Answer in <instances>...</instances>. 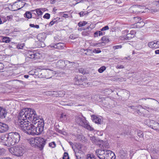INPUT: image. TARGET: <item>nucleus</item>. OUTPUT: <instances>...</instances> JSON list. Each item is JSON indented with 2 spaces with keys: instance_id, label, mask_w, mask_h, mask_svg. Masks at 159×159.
<instances>
[{
  "instance_id": "f257e3e1",
  "label": "nucleus",
  "mask_w": 159,
  "mask_h": 159,
  "mask_svg": "<svg viewBox=\"0 0 159 159\" xmlns=\"http://www.w3.org/2000/svg\"><path fill=\"white\" fill-rule=\"evenodd\" d=\"M20 121L24 120L25 121L29 120L34 122L38 120L39 117L36 113L35 110L31 108H25L22 109L20 112L18 116Z\"/></svg>"
},
{
  "instance_id": "f03ea898",
  "label": "nucleus",
  "mask_w": 159,
  "mask_h": 159,
  "mask_svg": "<svg viewBox=\"0 0 159 159\" xmlns=\"http://www.w3.org/2000/svg\"><path fill=\"white\" fill-rule=\"evenodd\" d=\"M18 123L22 130L29 134L35 135L34 125L29 121L18 120Z\"/></svg>"
},
{
  "instance_id": "7ed1b4c3",
  "label": "nucleus",
  "mask_w": 159,
  "mask_h": 159,
  "mask_svg": "<svg viewBox=\"0 0 159 159\" xmlns=\"http://www.w3.org/2000/svg\"><path fill=\"white\" fill-rule=\"evenodd\" d=\"M9 151L10 153L18 157L22 156L25 152V147L23 145H18L9 148Z\"/></svg>"
},
{
  "instance_id": "20e7f679",
  "label": "nucleus",
  "mask_w": 159,
  "mask_h": 159,
  "mask_svg": "<svg viewBox=\"0 0 159 159\" xmlns=\"http://www.w3.org/2000/svg\"><path fill=\"white\" fill-rule=\"evenodd\" d=\"M30 143L33 146L37 147L42 150L46 144V140L41 137H36L30 139Z\"/></svg>"
},
{
  "instance_id": "39448f33",
  "label": "nucleus",
  "mask_w": 159,
  "mask_h": 159,
  "mask_svg": "<svg viewBox=\"0 0 159 159\" xmlns=\"http://www.w3.org/2000/svg\"><path fill=\"white\" fill-rule=\"evenodd\" d=\"M8 145L13 146L19 142L20 139V134L17 132H11L8 134Z\"/></svg>"
},
{
  "instance_id": "423d86ee",
  "label": "nucleus",
  "mask_w": 159,
  "mask_h": 159,
  "mask_svg": "<svg viewBox=\"0 0 159 159\" xmlns=\"http://www.w3.org/2000/svg\"><path fill=\"white\" fill-rule=\"evenodd\" d=\"M34 128L35 135H38L41 134L43 131L44 127V122L43 120H37L34 122Z\"/></svg>"
},
{
  "instance_id": "0eeeda50",
  "label": "nucleus",
  "mask_w": 159,
  "mask_h": 159,
  "mask_svg": "<svg viewBox=\"0 0 159 159\" xmlns=\"http://www.w3.org/2000/svg\"><path fill=\"white\" fill-rule=\"evenodd\" d=\"M75 63L74 62H70L68 61H66V69L65 70H69L67 72L66 70V74H70L72 73L71 69L74 67L75 66Z\"/></svg>"
},
{
  "instance_id": "6e6552de",
  "label": "nucleus",
  "mask_w": 159,
  "mask_h": 159,
  "mask_svg": "<svg viewBox=\"0 0 159 159\" xmlns=\"http://www.w3.org/2000/svg\"><path fill=\"white\" fill-rule=\"evenodd\" d=\"M76 122L79 125L82 126L84 125L86 121L85 118L82 115H79L76 116L75 119Z\"/></svg>"
},
{
  "instance_id": "1a4fd4ad",
  "label": "nucleus",
  "mask_w": 159,
  "mask_h": 159,
  "mask_svg": "<svg viewBox=\"0 0 159 159\" xmlns=\"http://www.w3.org/2000/svg\"><path fill=\"white\" fill-rule=\"evenodd\" d=\"M136 34V32L134 30H132L130 31L129 33L127 34L126 35L122 37V40H128L131 39L134 37Z\"/></svg>"
},
{
  "instance_id": "9d476101",
  "label": "nucleus",
  "mask_w": 159,
  "mask_h": 159,
  "mask_svg": "<svg viewBox=\"0 0 159 159\" xmlns=\"http://www.w3.org/2000/svg\"><path fill=\"white\" fill-rule=\"evenodd\" d=\"M91 118L93 121L96 124H100L102 123L103 121L101 116L93 115L91 116Z\"/></svg>"
},
{
  "instance_id": "9b49d317",
  "label": "nucleus",
  "mask_w": 159,
  "mask_h": 159,
  "mask_svg": "<svg viewBox=\"0 0 159 159\" xmlns=\"http://www.w3.org/2000/svg\"><path fill=\"white\" fill-rule=\"evenodd\" d=\"M50 46L51 48H54L60 50L64 49L65 47V45L63 43H59L55 44H52Z\"/></svg>"
},
{
  "instance_id": "f8f14e48",
  "label": "nucleus",
  "mask_w": 159,
  "mask_h": 159,
  "mask_svg": "<svg viewBox=\"0 0 159 159\" xmlns=\"http://www.w3.org/2000/svg\"><path fill=\"white\" fill-rule=\"evenodd\" d=\"M8 125L4 123L0 122V133H4L8 130Z\"/></svg>"
},
{
  "instance_id": "ddd939ff",
  "label": "nucleus",
  "mask_w": 159,
  "mask_h": 159,
  "mask_svg": "<svg viewBox=\"0 0 159 159\" xmlns=\"http://www.w3.org/2000/svg\"><path fill=\"white\" fill-rule=\"evenodd\" d=\"M84 80V77L81 75H76L74 79L75 84L77 85L81 84V83Z\"/></svg>"
},
{
  "instance_id": "4468645a",
  "label": "nucleus",
  "mask_w": 159,
  "mask_h": 159,
  "mask_svg": "<svg viewBox=\"0 0 159 159\" xmlns=\"http://www.w3.org/2000/svg\"><path fill=\"white\" fill-rule=\"evenodd\" d=\"M98 145H99V147L101 149H102L107 150V149L109 148V144L107 141H103L102 140H100Z\"/></svg>"
},
{
  "instance_id": "2eb2a0df",
  "label": "nucleus",
  "mask_w": 159,
  "mask_h": 159,
  "mask_svg": "<svg viewBox=\"0 0 159 159\" xmlns=\"http://www.w3.org/2000/svg\"><path fill=\"white\" fill-rule=\"evenodd\" d=\"M150 122L151 124H152L150 125V127L156 131L159 130L158 128V127H159V123L153 120H150Z\"/></svg>"
},
{
  "instance_id": "dca6fc26",
  "label": "nucleus",
  "mask_w": 159,
  "mask_h": 159,
  "mask_svg": "<svg viewBox=\"0 0 159 159\" xmlns=\"http://www.w3.org/2000/svg\"><path fill=\"white\" fill-rule=\"evenodd\" d=\"M8 134L2 135L1 136V143L4 145H8Z\"/></svg>"
},
{
  "instance_id": "f3484780",
  "label": "nucleus",
  "mask_w": 159,
  "mask_h": 159,
  "mask_svg": "<svg viewBox=\"0 0 159 159\" xmlns=\"http://www.w3.org/2000/svg\"><path fill=\"white\" fill-rule=\"evenodd\" d=\"M7 112L5 108L0 107V118L3 119L5 118Z\"/></svg>"
},
{
  "instance_id": "a211bd4d",
  "label": "nucleus",
  "mask_w": 159,
  "mask_h": 159,
  "mask_svg": "<svg viewBox=\"0 0 159 159\" xmlns=\"http://www.w3.org/2000/svg\"><path fill=\"white\" fill-rule=\"evenodd\" d=\"M57 65L60 68L65 70L66 69V61H59L57 62Z\"/></svg>"
},
{
  "instance_id": "6ab92c4d",
  "label": "nucleus",
  "mask_w": 159,
  "mask_h": 159,
  "mask_svg": "<svg viewBox=\"0 0 159 159\" xmlns=\"http://www.w3.org/2000/svg\"><path fill=\"white\" fill-rule=\"evenodd\" d=\"M60 119L61 121L66 122L69 120V116L65 113H62L61 114Z\"/></svg>"
},
{
  "instance_id": "aec40b11",
  "label": "nucleus",
  "mask_w": 159,
  "mask_h": 159,
  "mask_svg": "<svg viewBox=\"0 0 159 159\" xmlns=\"http://www.w3.org/2000/svg\"><path fill=\"white\" fill-rule=\"evenodd\" d=\"M90 139L92 143L94 144L98 145L101 140L98 138H97L95 136H92L90 137Z\"/></svg>"
},
{
  "instance_id": "412c9836",
  "label": "nucleus",
  "mask_w": 159,
  "mask_h": 159,
  "mask_svg": "<svg viewBox=\"0 0 159 159\" xmlns=\"http://www.w3.org/2000/svg\"><path fill=\"white\" fill-rule=\"evenodd\" d=\"M112 154L111 151L108 150L106 151V152L105 153L104 157H105V159H112V158L113 156L111 155Z\"/></svg>"
},
{
  "instance_id": "4be33fe9",
  "label": "nucleus",
  "mask_w": 159,
  "mask_h": 159,
  "mask_svg": "<svg viewBox=\"0 0 159 159\" xmlns=\"http://www.w3.org/2000/svg\"><path fill=\"white\" fill-rule=\"evenodd\" d=\"M77 139L79 141L84 143H86L88 142V140L84 136L79 135L77 136Z\"/></svg>"
},
{
  "instance_id": "5701e85b",
  "label": "nucleus",
  "mask_w": 159,
  "mask_h": 159,
  "mask_svg": "<svg viewBox=\"0 0 159 159\" xmlns=\"http://www.w3.org/2000/svg\"><path fill=\"white\" fill-rule=\"evenodd\" d=\"M148 45L149 47L152 48L156 49L158 48V47L157 45L156 42H154L153 41L149 43Z\"/></svg>"
},
{
  "instance_id": "b1692460",
  "label": "nucleus",
  "mask_w": 159,
  "mask_h": 159,
  "mask_svg": "<svg viewBox=\"0 0 159 159\" xmlns=\"http://www.w3.org/2000/svg\"><path fill=\"white\" fill-rule=\"evenodd\" d=\"M82 126L84 128H86V129L90 131H92L94 129L93 128L89 125L88 121H86L85 123H84V125H83Z\"/></svg>"
},
{
  "instance_id": "393cba45",
  "label": "nucleus",
  "mask_w": 159,
  "mask_h": 159,
  "mask_svg": "<svg viewBox=\"0 0 159 159\" xmlns=\"http://www.w3.org/2000/svg\"><path fill=\"white\" fill-rule=\"evenodd\" d=\"M129 107L131 108V109H133V110H134L135 112V113H137L138 115L141 116L143 114V113L142 112L140 111L139 110H137L135 108V107L133 106H129Z\"/></svg>"
},
{
  "instance_id": "a878e982",
  "label": "nucleus",
  "mask_w": 159,
  "mask_h": 159,
  "mask_svg": "<svg viewBox=\"0 0 159 159\" xmlns=\"http://www.w3.org/2000/svg\"><path fill=\"white\" fill-rule=\"evenodd\" d=\"M145 25V23L142 21H140V22H137L134 24V25H135L137 28H140L143 26Z\"/></svg>"
},
{
  "instance_id": "bb28decb",
  "label": "nucleus",
  "mask_w": 159,
  "mask_h": 159,
  "mask_svg": "<svg viewBox=\"0 0 159 159\" xmlns=\"http://www.w3.org/2000/svg\"><path fill=\"white\" fill-rule=\"evenodd\" d=\"M106 151L105 150L100 149L96 150L95 152L97 155H103L106 152Z\"/></svg>"
},
{
  "instance_id": "cd10ccee",
  "label": "nucleus",
  "mask_w": 159,
  "mask_h": 159,
  "mask_svg": "<svg viewBox=\"0 0 159 159\" xmlns=\"http://www.w3.org/2000/svg\"><path fill=\"white\" fill-rule=\"evenodd\" d=\"M24 16L28 19H30L32 18V14L30 11H27L24 14Z\"/></svg>"
},
{
  "instance_id": "c85d7f7f",
  "label": "nucleus",
  "mask_w": 159,
  "mask_h": 159,
  "mask_svg": "<svg viewBox=\"0 0 159 159\" xmlns=\"http://www.w3.org/2000/svg\"><path fill=\"white\" fill-rule=\"evenodd\" d=\"M10 38L8 37H3L2 38V41L6 43H9L10 41Z\"/></svg>"
},
{
  "instance_id": "c756f323",
  "label": "nucleus",
  "mask_w": 159,
  "mask_h": 159,
  "mask_svg": "<svg viewBox=\"0 0 159 159\" xmlns=\"http://www.w3.org/2000/svg\"><path fill=\"white\" fill-rule=\"evenodd\" d=\"M82 96L81 95L74 94L73 95L71 96L70 98H75L76 99H80L81 98H82Z\"/></svg>"
},
{
  "instance_id": "7c9ffc66",
  "label": "nucleus",
  "mask_w": 159,
  "mask_h": 159,
  "mask_svg": "<svg viewBox=\"0 0 159 159\" xmlns=\"http://www.w3.org/2000/svg\"><path fill=\"white\" fill-rule=\"evenodd\" d=\"M86 159H96V158L94 155L88 154L87 155Z\"/></svg>"
},
{
  "instance_id": "2f4dec72",
  "label": "nucleus",
  "mask_w": 159,
  "mask_h": 159,
  "mask_svg": "<svg viewBox=\"0 0 159 159\" xmlns=\"http://www.w3.org/2000/svg\"><path fill=\"white\" fill-rule=\"evenodd\" d=\"M35 11L36 13L37 14L38 16L41 15L43 14V12L40 10V9H37L34 10H32L31 11Z\"/></svg>"
},
{
  "instance_id": "473e14b6",
  "label": "nucleus",
  "mask_w": 159,
  "mask_h": 159,
  "mask_svg": "<svg viewBox=\"0 0 159 159\" xmlns=\"http://www.w3.org/2000/svg\"><path fill=\"white\" fill-rule=\"evenodd\" d=\"M105 33H102L101 32V31H97L94 33V36L95 37H97L98 36H100L101 35H102L103 34H104Z\"/></svg>"
},
{
  "instance_id": "72a5a7b5",
  "label": "nucleus",
  "mask_w": 159,
  "mask_h": 159,
  "mask_svg": "<svg viewBox=\"0 0 159 159\" xmlns=\"http://www.w3.org/2000/svg\"><path fill=\"white\" fill-rule=\"evenodd\" d=\"M137 134L138 135L140 138H143L144 136V134L143 131L140 130L138 131Z\"/></svg>"
},
{
  "instance_id": "f704fd0d",
  "label": "nucleus",
  "mask_w": 159,
  "mask_h": 159,
  "mask_svg": "<svg viewBox=\"0 0 159 159\" xmlns=\"http://www.w3.org/2000/svg\"><path fill=\"white\" fill-rule=\"evenodd\" d=\"M145 8V7L143 6H139L137 7V9L138 11V12H143L144 11H143L142 10L140 11L139 10L140 9H144Z\"/></svg>"
},
{
  "instance_id": "c9c22d12",
  "label": "nucleus",
  "mask_w": 159,
  "mask_h": 159,
  "mask_svg": "<svg viewBox=\"0 0 159 159\" xmlns=\"http://www.w3.org/2000/svg\"><path fill=\"white\" fill-rule=\"evenodd\" d=\"M87 23V22L86 21H83L82 22L80 21V22L78 23V25L79 26V27H82V26H84Z\"/></svg>"
},
{
  "instance_id": "e433bc0d",
  "label": "nucleus",
  "mask_w": 159,
  "mask_h": 159,
  "mask_svg": "<svg viewBox=\"0 0 159 159\" xmlns=\"http://www.w3.org/2000/svg\"><path fill=\"white\" fill-rule=\"evenodd\" d=\"M106 69V67L105 66H103L101 67L98 70V71L100 73H102Z\"/></svg>"
},
{
  "instance_id": "4c0bfd02",
  "label": "nucleus",
  "mask_w": 159,
  "mask_h": 159,
  "mask_svg": "<svg viewBox=\"0 0 159 159\" xmlns=\"http://www.w3.org/2000/svg\"><path fill=\"white\" fill-rule=\"evenodd\" d=\"M122 48V46L121 45L114 46H113L112 48L114 50L121 48Z\"/></svg>"
},
{
  "instance_id": "58836bf2",
  "label": "nucleus",
  "mask_w": 159,
  "mask_h": 159,
  "mask_svg": "<svg viewBox=\"0 0 159 159\" xmlns=\"http://www.w3.org/2000/svg\"><path fill=\"white\" fill-rule=\"evenodd\" d=\"M102 40L104 41V43H108L109 41V40L105 36H103L102 38Z\"/></svg>"
},
{
  "instance_id": "ea45409f",
  "label": "nucleus",
  "mask_w": 159,
  "mask_h": 159,
  "mask_svg": "<svg viewBox=\"0 0 159 159\" xmlns=\"http://www.w3.org/2000/svg\"><path fill=\"white\" fill-rule=\"evenodd\" d=\"M62 159H69L68 153L67 152H65Z\"/></svg>"
},
{
  "instance_id": "a19ab883",
  "label": "nucleus",
  "mask_w": 159,
  "mask_h": 159,
  "mask_svg": "<svg viewBox=\"0 0 159 159\" xmlns=\"http://www.w3.org/2000/svg\"><path fill=\"white\" fill-rule=\"evenodd\" d=\"M49 145L50 147L52 148H54L56 146V144L55 142H53L49 143Z\"/></svg>"
},
{
  "instance_id": "79ce46f5",
  "label": "nucleus",
  "mask_w": 159,
  "mask_h": 159,
  "mask_svg": "<svg viewBox=\"0 0 159 159\" xmlns=\"http://www.w3.org/2000/svg\"><path fill=\"white\" fill-rule=\"evenodd\" d=\"M25 46L24 44H19L17 46V48L18 49H22Z\"/></svg>"
},
{
  "instance_id": "37998d69",
  "label": "nucleus",
  "mask_w": 159,
  "mask_h": 159,
  "mask_svg": "<svg viewBox=\"0 0 159 159\" xmlns=\"http://www.w3.org/2000/svg\"><path fill=\"white\" fill-rule=\"evenodd\" d=\"M50 15L48 13H46L43 16V18L45 19H48L50 18Z\"/></svg>"
},
{
  "instance_id": "c03bdc74",
  "label": "nucleus",
  "mask_w": 159,
  "mask_h": 159,
  "mask_svg": "<svg viewBox=\"0 0 159 159\" xmlns=\"http://www.w3.org/2000/svg\"><path fill=\"white\" fill-rule=\"evenodd\" d=\"M35 54L33 53H31L30 54H29L28 57L30 58L33 59L35 57Z\"/></svg>"
},
{
  "instance_id": "a18cd8bd",
  "label": "nucleus",
  "mask_w": 159,
  "mask_h": 159,
  "mask_svg": "<svg viewBox=\"0 0 159 159\" xmlns=\"http://www.w3.org/2000/svg\"><path fill=\"white\" fill-rule=\"evenodd\" d=\"M30 26L31 27H33L39 29V25H34L33 24H30Z\"/></svg>"
},
{
  "instance_id": "49530a36",
  "label": "nucleus",
  "mask_w": 159,
  "mask_h": 159,
  "mask_svg": "<svg viewBox=\"0 0 159 159\" xmlns=\"http://www.w3.org/2000/svg\"><path fill=\"white\" fill-rule=\"evenodd\" d=\"M93 52L96 53H98L101 52V51L99 48H98L97 49H94L93 51Z\"/></svg>"
},
{
  "instance_id": "de8ad7c7",
  "label": "nucleus",
  "mask_w": 159,
  "mask_h": 159,
  "mask_svg": "<svg viewBox=\"0 0 159 159\" xmlns=\"http://www.w3.org/2000/svg\"><path fill=\"white\" fill-rule=\"evenodd\" d=\"M105 154H103V155L102 154H100L99 155H97L98 157L100 159H105V157H104Z\"/></svg>"
},
{
  "instance_id": "09e8293b",
  "label": "nucleus",
  "mask_w": 159,
  "mask_h": 159,
  "mask_svg": "<svg viewBox=\"0 0 159 159\" xmlns=\"http://www.w3.org/2000/svg\"><path fill=\"white\" fill-rule=\"evenodd\" d=\"M13 16L12 15L7 16L6 17V20H5V21H6L7 20H11L12 19Z\"/></svg>"
},
{
  "instance_id": "8fccbe9b",
  "label": "nucleus",
  "mask_w": 159,
  "mask_h": 159,
  "mask_svg": "<svg viewBox=\"0 0 159 159\" xmlns=\"http://www.w3.org/2000/svg\"><path fill=\"white\" fill-rule=\"evenodd\" d=\"M134 20L135 21V22H139L141 20V18L139 17H134Z\"/></svg>"
},
{
  "instance_id": "3c124183",
  "label": "nucleus",
  "mask_w": 159,
  "mask_h": 159,
  "mask_svg": "<svg viewBox=\"0 0 159 159\" xmlns=\"http://www.w3.org/2000/svg\"><path fill=\"white\" fill-rule=\"evenodd\" d=\"M58 94L59 95H60L59 96L60 97H63V96H64L65 94L64 92V91H59L58 92Z\"/></svg>"
},
{
  "instance_id": "603ef678",
  "label": "nucleus",
  "mask_w": 159,
  "mask_h": 159,
  "mask_svg": "<svg viewBox=\"0 0 159 159\" xmlns=\"http://www.w3.org/2000/svg\"><path fill=\"white\" fill-rule=\"evenodd\" d=\"M109 28L108 26H106L103 27L101 30V31H105L109 30Z\"/></svg>"
},
{
  "instance_id": "864d4df0",
  "label": "nucleus",
  "mask_w": 159,
  "mask_h": 159,
  "mask_svg": "<svg viewBox=\"0 0 159 159\" xmlns=\"http://www.w3.org/2000/svg\"><path fill=\"white\" fill-rule=\"evenodd\" d=\"M79 71L80 73H81L82 74H85V71L84 70V69L81 68L79 69Z\"/></svg>"
},
{
  "instance_id": "5fc2aeb1",
  "label": "nucleus",
  "mask_w": 159,
  "mask_h": 159,
  "mask_svg": "<svg viewBox=\"0 0 159 159\" xmlns=\"http://www.w3.org/2000/svg\"><path fill=\"white\" fill-rule=\"evenodd\" d=\"M75 156L76 157V159H82V157L79 156L78 155V152L77 153L75 152Z\"/></svg>"
},
{
  "instance_id": "6e6d98bb",
  "label": "nucleus",
  "mask_w": 159,
  "mask_h": 159,
  "mask_svg": "<svg viewBox=\"0 0 159 159\" xmlns=\"http://www.w3.org/2000/svg\"><path fill=\"white\" fill-rule=\"evenodd\" d=\"M116 68L117 69H123L124 66L123 65H118L116 66Z\"/></svg>"
},
{
  "instance_id": "4d7b16f0",
  "label": "nucleus",
  "mask_w": 159,
  "mask_h": 159,
  "mask_svg": "<svg viewBox=\"0 0 159 159\" xmlns=\"http://www.w3.org/2000/svg\"><path fill=\"white\" fill-rule=\"evenodd\" d=\"M76 147L79 150H80L82 148V145L80 144H77Z\"/></svg>"
},
{
  "instance_id": "13d9d810",
  "label": "nucleus",
  "mask_w": 159,
  "mask_h": 159,
  "mask_svg": "<svg viewBox=\"0 0 159 159\" xmlns=\"http://www.w3.org/2000/svg\"><path fill=\"white\" fill-rule=\"evenodd\" d=\"M48 70L49 71V72H48V73H49L51 75L49 77H48V78H50L52 77V75L53 74L52 70H48Z\"/></svg>"
},
{
  "instance_id": "bf43d9fd",
  "label": "nucleus",
  "mask_w": 159,
  "mask_h": 159,
  "mask_svg": "<svg viewBox=\"0 0 159 159\" xmlns=\"http://www.w3.org/2000/svg\"><path fill=\"white\" fill-rule=\"evenodd\" d=\"M120 153H121V155H122L123 156H125L126 155V154L125 153V151L123 150L120 151Z\"/></svg>"
},
{
  "instance_id": "052dcab7",
  "label": "nucleus",
  "mask_w": 159,
  "mask_h": 159,
  "mask_svg": "<svg viewBox=\"0 0 159 159\" xmlns=\"http://www.w3.org/2000/svg\"><path fill=\"white\" fill-rule=\"evenodd\" d=\"M105 91L108 92L109 93H110L112 92V91L110 89H107L105 90Z\"/></svg>"
},
{
  "instance_id": "680f3d73",
  "label": "nucleus",
  "mask_w": 159,
  "mask_h": 159,
  "mask_svg": "<svg viewBox=\"0 0 159 159\" xmlns=\"http://www.w3.org/2000/svg\"><path fill=\"white\" fill-rule=\"evenodd\" d=\"M53 21V22L54 24L57 23L58 20L57 19V18H55L53 20H52Z\"/></svg>"
},
{
  "instance_id": "e2e57ef3",
  "label": "nucleus",
  "mask_w": 159,
  "mask_h": 159,
  "mask_svg": "<svg viewBox=\"0 0 159 159\" xmlns=\"http://www.w3.org/2000/svg\"><path fill=\"white\" fill-rule=\"evenodd\" d=\"M56 0H51L50 1V3L51 4H53L55 3Z\"/></svg>"
},
{
  "instance_id": "0e129e2a",
  "label": "nucleus",
  "mask_w": 159,
  "mask_h": 159,
  "mask_svg": "<svg viewBox=\"0 0 159 159\" xmlns=\"http://www.w3.org/2000/svg\"><path fill=\"white\" fill-rule=\"evenodd\" d=\"M63 17L65 18H67L68 17V15L66 14H64L63 15Z\"/></svg>"
},
{
  "instance_id": "69168bd1",
  "label": "nucleus",
  "mask_w": 159,
  "mask_h": 159,
  "mask_svg": "<svg viewBox=\"0 0 159 159\" xmlns=\"http://www.w3.org/2000/svg\"><path fill=\"white\" fill-rule=\"evenodd\" d=\"M2 19H1L0 18V24L6 22V21H5V20L2 22Z\"/></svg>"
},
{
  "instance_id": "338daca9",
  "label": "nucleus",
  "mask_w": 159,
  "mask_h": 159,
  "mask_svg": "<svg viewBox=\"0 0 159 159\" xmlns=\"http://www.w3.org/2000/svg\"><path fill=\"white\" fill-rule=\"evenodd\" d=\"M54 23L53 22V21L52 20L49 23V25L50 26H52L53 25Z\"/></svg>"
},
{
  "instance_id": "774afa93",
  "label": "nucleus",
  "mask_w": 159,
  "mask_h": 159,
  "mask_svg": "<svg viewBox=\"0 0 159 159\" xmlns=\"http://www.w3.org/2000/svg\"><path fill=\"white\" fill-rule=\"evenodd\" d=\"M156 54H159V50H157L155 51Z\"/></svg>"
}]
</instances>
